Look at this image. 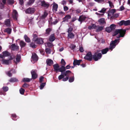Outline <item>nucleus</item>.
<instances>
[{
	"label": "nucleus",
	"mask_w": 130,
	"mask_h": 130,
	"mask_svg": "<svg viewBox=\"0 0 130 130\" xmlns=\"http://www.w3.org/2000/svg\"><path fill=\"white\" fill-rule=\"evenodd\" d=\"M63 74H61L58 77L59 80L62 79V80L65 82L67 81L69 79L71 74L72 73L71 71L70 70L66 71V69H69L71 68V66L69 65L67 66L66 67L62 66Z\"/></svg>",
	"instance_id": "f257e3e1"
},
{
	"label": "nucleus",
	"mask_w": 130,
	"mask_h": 130,
	"mask_svg": "<svg viewBox=\"0 0 130 130\" xmlns=\"http://www.w3.org/2000/svg\"><path fill=\"white\" fill-rule=\"evenodd\" d=\"M126 31V30L123 29H116L113 33L112 35L113 36H115L119 34V35L118 36H116V38H117L119 39L120 37H124Z\"/></svg>",
	"instance_id": "f03ea898"
},
{
	"label": "nucleus",
	"mask_w": 130,
	"mask_h": 130,
	"mask_svg": "<svg viewBox=\"0 0 130 130\" xmlns=\"http://www.w3.org/2000/svg\"><path fill=\"white\" fill-rule=\"evenodd\" d=\"M119 39H115L114 41H112L110 44V46L109 49L110 50H112V49L114 48L116 45L118 44L119 42Z\"/></svg>",
	"instance_id": "7ed1b4c3"
},
{
	"label": "nucleus",
	"mask_w": 130,
	"mask_h": 130,
	"mask_svg": "<svg viewBox=\"0 0 130 130\" xmlns=\"http://www.w3.org/2000/svg\"><path fill=\"white\" fill-rule=\"evenodd\" d=\"M54 71H56L57 72L58 71L60 72H61V74H62L63 72H62V66H61L60 67L59 66L58 63H56L54 64L53 66Z\"/></svg>",
	"instance_id": "20e7f679"
},
{
	"label": "nucleus",
	"mask_w": 130,
	"mask_h": 130,
	"mask_svg": "<svg viewBox=\"0 0 130 130\" xmlns=\"http://www.w3.org/2000/svg\"><path fill=\"white\" fill-rule=\"evenodd\" d=\"M93 55L90 52H88L84 57V59L89 61H91L92 60Z\"/></svg>",
	"instance_id": "39448f33"
},
{
	"label": "nucleus",
	"mask_w": 130,
	"mask_h": 130,
	"mask_svg": "<svg viewBox=\"0 0 130 130\" xmlns=\"http://www.w3.org/2000/svg\"><path fill=\"white\" fill-rule=\"evenodd\" d=\"M102 57V54L101 53H95V54L93 55V58L95 61H97L100 59Z\"/></svg>",
	"instance_id": "423d86ee"
},
{
	"label": "nucleus",
	"mask_w": 130,
	"mask_h": 130,
	"mask_svg": "<svg viewBox=\"0 0 130 130\" xmlns=\"http://www.w3.org/2000/svg\"><path fill=\"white\" fill-rule=\"evenodd\" d=\"M37 70H32L31 71L32 78L33 79H35L38 77V74H37Z\"/></svg>",
	"instance_id": "0eeeda50"
},
{
	"label": "nucleus",
	"mask_w": 130,
	"mask_h": 130,
	"mask_svg": "<svg viewBox=\"0 0 130 130\" xmlns=\"http://www.w3.org/2000/svg\"><path fill=\"white\" fill-rule=\"evenodd\" d=\"M35 8H33L29 7L25 11V12L27 13L32 14L35 12Z\"/></svg>",
	"instance_id": "6e6552de"
},
{
	"label": "nucleus",
	"mask_w": 130,
	"mask_h": 130,
	"mask_svg": "<svg viewBox=\"0 0 130 130\" xmlns=\"http://www.w3.org/2000/svg\"><path fill=\"white\" fill-rule=\"evenodd\" d=\"M41 6L43 7L48 8L50 6V4L48 3H46L45 1H43L41 2Z\"/></svg>",
	"instance_id": "1a4fd4ad"
},
{
	"label": "nucleus",
	"mask_w": 130,
	"mask_h": 130,
	"mask_svg": "<svg viewBox=\"0 0 130 130\" xmlns=\"http://www.w3.org/2000/svg\"><path fill=\"white\" fill-rule=\"evenodd\" d=\"M35 42L38 44H42L43 43V39L41 38H37L35 40Z\"/></svg>",
	"instance_id": "9d476101"
},
{
	"label": "nucleus",
	"mask_w": 130,
	"mask_h": 130,
	"mask_svg": "<svg viewBox=\"0 0 130 130\" xmlns=\"http://www.w3.org/2000/svg\"><path fill=\"white\" fill-rule=\"evenodd\" d=\"M86 18V17L85 15H82L79 17L78 20L80 22V24H81L83 21H85Z\"/></svg>",
	"instance_id": "9b49d317"
},
{
	"label": "nucleus",
	"mask_w": 130,
	"mask_h": 130,
	"mask_svg": "<svg viewBox=\"0 0 130 130\" xmlns=\"http://www.w3.org/2000/svg\"><path fill=\"white\" fill-rule=\"evenodd\" d=\"M18 14V12L16 10H14L13 11L12 14V17L13 19L17 20Z\"/></svg>",
	"instance_id": "f8f14e48"
},
{
	"label": "nucleus",
	"mask_w": 130,
	"mask_h": 130,
	"mask_svg": "<svg viewBox=\"0 0 130 130\" xmlns=\"http://www.w3.org/2000/svg\"><path fill=\"white\" fill-rule=\"evenodd\" d=\"M82 61V60L81 59L79 60L75 59L74 60L73 64L74 66H76L77 65L79 66L80 64Z\"/></svg>",
	"instance_id": "ddd939ff"
},
{
	"label": "nucleus",
	"mask_w": 130,
	"mask_h": 130,
	"mask_svg": "<svg viewBox=\"0 0 130 130\" xmlns=\"http://www.w3.org/2000/svg\"><path fill=\"white\" fill-rule=\"evenodd\" d=\"M71 18V16L69 14L65 16L63 19V22H65L68 21V20Z\"/></svg>",
	"instance_id": "4468645a"
},
{
	"label": "nucleus",
	"mask_w": 130,
	"mask_h": 130,
	"mask_svg": "<svg viewBox=\"0 0 130 130\" xmlns=\"http://www.w3.org/2000/svg\"><path fill=\"white\" fill-rule=\"evenodd\" d=\"M11 50L13 51L18 50L19 49V46L15 45V44H12L11 46Z\"/></svg>",
	"instance_id": "2eb2a0df"
},
{
	"label": "nucleus",
	"mask_w": 130,
	"mask_h": 130,
	"mask_svg": "<svg viewBox=\"0 0 130 130\" xmlns=\"http://www.w3.org/2000/svg\"><path fill=\"white\" fill-rule=\"evenodd\" d=\"M56 39V38L54 34H51L49 37V40L51 42H52L53 41Z\"/></svg>",
	"instance_id": "dca6fc26"
},
{
	"label": "nucleus",
	"mask_w": 130,
	"mask_h": 130,
	"mask_svg": "<svg viewBox=\"0 0 130 130\" xmlns=\"http://www.w3.org/2000/svg\"><path fill=\"white\" fill-rule=\"evenodd\" d=\"M46 63L47 65L49 66H51L53 63V61L51 59H47L46 61Z\"/></svg>",
	"instance_id": "f3484780"
},
{
	"label": "nucleus",
	"mask_w": 130,
	"mask_h": 130,
	"mask_svg": "<svg viewBox=\"0 0 130 130\" xmlns=\"http://www.w3.org/2000/svg\"><path fill=\"white\" fill-rule=\"evenodd\" d=\"M75 35L72 32L69 33L68 34V39H73L74 38Z\"/></svg>",
	"instance_id": "a211bd4d"
},
{
	"label": "nucleus",
	"mask_w": 130,
	"mask_h": 130,
	"mask_svg": "<svg viewBox=\"0 0 130 130\" xmlns=\"http://www.w3.org/2000/svg\"><path fill=\"white\" fill-rule=\"evenodd\" d=\"M5 24L8 27H9L11 26L10 21V19H6L5 21Z\"/></svg>",
	"instance_id": "6ab92c4d"
},
{
	"label": "nucleus",
	"mask_w": 130,
	"mask_h": 130,
	"mask_svg": "<svg viewBox=\"0 0 130 130\" xmlns=\"http://www.w3.org/2000/svg\"><path fill=\"white\" fill-rule=\"evenodd\" d=\"M3 63L6 65H8L11 63V62L8 59H3L2 60Z\"/></svg>",
	"instance_id": "aec40b11"
},
{
	"label": "nucleus",
	"mask_w": 130,
	"mask_h": 130,
	"mask_svg": "<svg viewBox=\"0 0 130 130\" xmlns=\"http://www.w3.org/2000/svg\"><path fill=\"white\" fill-rule=\"evenodd\" d=\"M12 29L11 28H8L5 29L4 31L5 32H6L8 34H11Z\"/></svg>",
	"instance_id": "412c9836"
},
{
	"label": "nucleus",
	"mask_w": 130,
	"mask_h": 130,
	"mask_svg": "<svg viewBox=\"0 0 130 130\" xmlns=\"http://www.w3.org/2000/svg\"><path fill=\"white\" fill-rule=\"evenodd\" d=\"M31 58L34 60L37 61L38 59L37 56L35 53H34L32 54Z\"/></svg>",
	"instance_id": "4be33fe9"
},
{
	"label": "nucleus",
	"mask_w": 130,
	"mask_h": 130,
	"mask_svg": "<svg viewBox=\"0 0 130 130\" xmlns=\"http://www.w3.org/2000/svg\"><path fill=\"white\" fill-rule=\"evenodd\" d=\"M98 22L100 23V24L101 25H102L104 24H106L105 19L104 18H102L99 19L98 20Z\"/></svg>",
	"instance_id": "5701e85b"
},
{
	"label": "nucleus",
	"mask_w": 130,
	"mask_h": 130,
	"mask_svg": "<svg viewBox=\"0 0 130 130\" xmlns=\"http://www.w3.org/2000/svg\"><path fill=\"white\" fill-rule=\"evenodd\" d=\"M109 48L108 47L106 48H105L101 50V52L103 54H106L108 51Z\"/></svg>",
	"instance_id": "b1692460"
},
{
	"label": "nucleus",
	"mask_w": 130,
	"mask_h": 130,
	"mask_svg": "<svg viewBox=\"0 0 130 130\" xmlns=\"http://www.w3.org/2000/svg\"><path fill=\"white\" fill-rule=\"evenodd\" d=\"M97 28L96 29V31L99 32L102 31L104 28L103 26H96Z\"/></svg>",
	"instance_id": "393cba45"
},
{
	"label": "nucleus",
	"mask_w": 130,
	"mask_h": 130,
	"mask_svg": "<svg viewBox=\"0 0 130 130\" xmlns=\"http://www.w3.org/2000/svg\"><path fill=\"white\" fill-rule=\"evenodd\" d=\"M96 26L95 24H92L90 26H89L88 28L90 30H91L93 29H96Z\"/></svg>",
	"instance_id": "a878e982"
},
{
	"label": "nucleus",
	"mask_w": 130,
	"mask_h": 130,
	"mask_svg": "<svg viewBox=\"0 0 130 130\" xmlns=\"http://www.w3.org/2000/svg\"><path fill=\"white\" fill-rule=\"evenodd\" d=\"M52 30V29L50 28H48L47 29L45 30V34L48 35L50 34V33Z\"/></svg>",
	"instance_id": "bb28decb"
},
{
	"label": "nucleus",
	"mask_w": 130,
	"mask_h": 130,
	"mask_svg": "<svg viewBox=\"0 0 130 130\" xmlns=\"http://www.w3.org/2000/svg\"><path fill=\"white\" fill-rule=\"evenodd\" d=\"M19 44L21 48L24 47L26 44V43L23 40L20 41Z\"/></svg>",
	"instance_id": "cd10ccee"
},
{
	"label": "nucleus",
	"mask_w": 130,
	"mask_h": 130,
	"mask_svg": "<svg viewBox=\"0 0 130 130\" xmlns=\"http://www.w3.org/2000/svg\"><path fill=\"white\" fill-rule=\"evenodd\" d=\"M48 14V13L46 11H44L43 14L41 17V19H45L47 17Z\"/></svg>",
	"instance_id": "c85d7f7f"
},
{
	"label": "nucleus",
	"mask_w": 130,
	"mask_h": 130,
	"mask_svg": "<svg viewBox=\"0 0 130 130\" xmlns=\"http://www.w3.org/2000/svg\"><path fill=\"white\" fill-rule=\"evenodd\" d=\"M9 81L10 82H18V80L16 78H11Z\"/></svg>",
	"instance_id": "c756f323"
},
{
	"label": "nucleus",
	"mask_w": 130,
	"mask_h": 130,
	"mask_svg": "<svg viewBox=\"0 0 130 130\" xmlns=\"http://www.w3.org/2000/svg\"><path fill=\"white\" fill-rule=\"evenodd\" d=\"M2 54H4L5 57L9 56L10 55V53L7 51L3 52H2Z\"/></svg>",
	"instance_id": "7c9ffc66"
},
{
	"label": "nucleus",
	"mask_w": 130,
	"mask_h": 130,
	"mask_svg": "<svg viewBox=\"0 0 130 130\" xmlns=\"http://www.w3.org/2000/svg\"><path fill=\"white\" fill-rule=\"evenodd\" d=\"M21 56L20 54H17L16 56V60L17 62H19L21 60Z\"/></svg>",
	"instance_id": "2f4dec72"
},
{
	"label": "nucleus",
	"mask_w": 130,
	"mask_h": 130,
	"mask_svg": "<svg viewBox=\"0 0 130 130\" xmlns=\"http://www.w3.org/2000/svg\"><path fill=\"white\" fill-rule=\"evenodd\" d=\"M58 8V5L57 4H55L53 5V10L55 11H57V9Z\"/></svg>",
	"instance_id": "473e14b6"
},
{
	"label": "nucleus",
	"mask_w": 130,
	"mask_h": 130,
	"mask_svg": "<svg viewBox=\"0 0 130 130\" xmlns=\"http://www.w3.org/2000/svg\"><path fill=\"white\" fill-rule=\"evenodd\" d=\"M24 38L26 42H30V38L26 35H24Z\"/></svg>",
	"instance_id": "72a5a7b5"
},
{
	"label": "nucleus",
	"mask_w": 130,
	"mask_h": 130,
	"mask_svg": "<svg viewBox=\"0 0 130 130\" xmlns=\"http://www.w3.org/2000/svg\"><path fill=\"white\" fill-rule=\"evenodd\" d=\"M31 79H29L27 78H25L23 79V81L25 82H29L30 81Z\"/></svg>",
	"instance_id": "f704fd0d"
},
{
	"label": "nucleus",
	"mask_w": 130,
	"mask_h": 130,
	"mask_svg": "<svg viewBox=\"0 0 130 130\" xmlns=\"http://www.w3.org/2000/svg\"><path fill=\"white\" fill-rule=\"evenodd\" d=\"M124 25L127 26L130 25V20H128L127 21H124Z\"/></svg>",
	"instance_id": "c9c22d12"
},
{
	"label": "nucleus",
	"mask_w": 130,
	"mask_h": 130,
	"mask_svg": "<svg viewBox=\"0 0 130 130\" xmlns=\"http://www.w3.org/2000/svg\"><path fill=\"white\" fill-rule=\"evenodd\" d=\"M69 81L70 83H72L73 82L74 79V76H71L69 78Z\"/></svg>",
	"instance_id": "e433bc0d"
},
{
	"label": "nucleus",
	"mask_w": 130,
	"mask_h": 130,
	"mask_svg": "<svg viewBox=\"0 0 130 130\" xmlns=\"http://www.w3.org/2000/svg\"><path fill=\"white\" fill-rule=\"evenodd\" d=\"M61 63L62 64V66H61L64 67L66 64V62L64 61V59H62L61 60Z\"/></svg>",
	"instance_id": "4c0bfd02"
},
{
	"label": "nucleus",
	"mask_w": 130,
	"mask_h": 130,
	"mask_svg": "<svg viewBox=\"0 0 130 130\" xmlns=\"http://www.w3.org/2000/svg\"><path fill=\"white\" fill-rule=\"evenodd\" d=\"M81 11V10L80 8H78L76 9H75L74 11V13L77 14H78L80 13Z\"/></svg>",
	"instance_id": "58836bf2"
},
{
	"label": "nucleus",
	"mask_w": 130,
	"mask_h": 130,
	"mask_svg": "<svg viewBox=\"0 0 130 130\" xmlns=\"http://www.w3.org/2000/svg\"><path fill=\"white\" fill-rule=\"evenodd\" d=\"M7 2L9 5H12L14 4V1L13 0H7Z\"/></svg>",
	"instance_id": "ea45409f"
},
{
	"label": "nucleus",
	"mask_w": 130,
	"mask_h": 130,
	"mask_svg": "<svg viewBox=\"0 0 130 130\" xmlns=\"http://www.w3.org/2000/svg\"><path fill=\"white\" fill-rule=\"evenodd\" d=\"M124 20H122L118 23V24L120 26L124 25Z\"/></svg>",
	"instance_id": "a19ab883"
},
{
	"label": "nucleus",
	"mask_w": 130,
	"mask_h": 130,
	"mask_svg": "<svg viewBox=\"0 0 130 130\" xmlns=\"http://www.w3.org/2000/svg\"><path fill=\"white\" fill-rule=\"evenodd\" d=\"M20 92V93L22 95L24 94V92L25 91V90L22 88H21L19 90Z\"/></svg>",
	"instance_id": "79ce46f5"
},
{
	"label": "nucleus",
	"mask_w": 130,
	"mask_h": 130,
	"mask_svg": "<svg viewBox=\"0 0 130 130\" xmlns=\"http://www.w3.org/2000/svg\"><path fill=\"white\" fill-rule=\"evenodd\" d=\"M30 46L33 48H35L36 47V46L34 43L31 42L30 44Z\"/></svg>",
	"instance_id": "37998d69"
},
{
	"label": "nucleus",
	"mask_w": 130,
	"mask_h": 130,
	"mask_svg": "<svg viewBox=\"0 0 130 130\" xmlns=\"http://www.w3.org/2000/svg\"><path fill=\"white\" fill-rule=\"evenodd\" d=\"M111 29V30L115 29L116 28V25L114 24L111 25L109 27Z\"/></svg>",
	"instance_id": "c03bdc74"
},
{
	"label": "nucleus",
	"mask_w": 130,
	"mask_h": 130,
	"mask_svg": "<svg viewBox=\"0 0 130 130\" xmlns=\"http://www.w3.org/2000/svg\"><path fill=\"white\" fill-rule=\"evenodd\" d=\"M105 30L108 33L111 32L112 31L109 27H107L106 28Z\"/></svg>",
	"instance_id": "a18cd8bd"
},
{
	"label": "nucleus",
	"mask_w": 130,
	"mask_h": 130,
	"mask_svg": "<svg viewBox=\"0 0 130 130\" xmlns=\"http://www.w3.org/2000/svg\"><path fill=\"white\" fill-rule=\"evenodd\" d=\"M109 4V6L111 8H113L114 7V5H113L112 3L110 1H108V2Z\"/></svg>",
	"instance_id": "49530a36"
},
{
	"label": "nucleus",
	"mask_w": 130,
	"mask_h": 130,
	"mask_svg": "<svg viewBox=\"0 0 130 130\" xmlns=\"http://www.w3.org/2000/svg\"><path fill=\"white\" fill-rule=\"evenodd\" d=\"M45 51L46 53L48 54H50L51 52V49L48 48H46L45 49Z\"/></svg>",
	"instance_id": "de8ad7c7"
},
{
	"label": "nucleus",
	"mask_w": 130,
	"mask_h": 130,
	"mask_svg": "<svg viewBox=\"0 0 130 130\" xmlns=\"http://www.w3.org/2000/svg\"><path fill=\"white\" fill-rule=\"evenodd\" d=\"M3 89V91L5 92H6L8 91L9 88L7 86H4L2 88Z\"/></svg>",
	"instance_id": "09e8293b"
},
{
	"label": "nucleus",
	"mask_w": 130,
	"mask_h": 130,
	"mask_svg": "<svg viewBox=\"0 0 130 130\" xmlns=\"http://www.w3.org/2000/svg\"><path fill=\"white\" fill-rule=\"evenodd\" d=\"M29 86V85L25 83L23 84L22 87L24 88H28Z\"/></svg>",
	"instance_id": "8fccbe9b"
},
{
	"label": "nucleus",
	"mask_w": 130,
	"mask_h": 130,
	"mask_svg": "<svg viewBox=\"0 0 130 130\" xmlns=\"http://www.w3.org/2000/svg\"><path fill=\"white\" fill-rule=\"evenodd\" d=\"M46 83H42L40 85V89H42L44 86H45Z\"/></svg>",
	"instance_id": "3c124183"
},
{
	"label": "nucleus",
	"mask_w": 130,
	"mask_h": 130,
	"mask_svg": "<svg viewBox=\"0 0 130 130\" xmlns=\"http://www.w3.org/2000/svg\"><path fill=\"white\" fill-rule=\"evenodd\" d=\"M35 0H29L27 3V4L28 5H31L34 2Z\"/></svg>",
	"instance_id": "603ef678"
},
{
	"label": "nucleus",
	"mask_w": 130,
	"mask_h": 130,
	"mask_svg": "<svg viewBox=\"0 0 130 130\" xmlns=\"http://www.w3.org/2000/svg\"><path fill=\"white\" fill-rule=\"evenodd\" d=\"M73 28L70 26L68 29L67 32L68 33L72 32V31L73 30Z\"/></svg>",
	"instance_id": "864d4df0"
},
{
	"label": "nucleus",
	"mask_w": 130,
	"mask_h": 130,
	"mask_svg": "<svg viewBox=\"0 0 130 130\" xmlns=\"http://www.w3.org/2000/svg\"><path fill=\"white\" fill-rule=\"evenodd\" d=\"M47 46L49 47H52L53 45L52 43L50 42H48L47 43Z\"/></svg>",
	"instance_id": "5fc2aeb1"
},
{
	"label": "nucleus",
	"mask_w": 130,
	"mask_h": 130,
	"mask_svg": "<svg viewBox=\"0 0 130 130\" xmlns=\"http://www.w3.org/2000/svg\"><path fill=\"white\" fill-rule=\"evenodd\" d=\"M94 1L99 3H102L104 2V0H94Z\"/></svg>",
	"instance_id": "6e6d98bb"
},
{
	"label": "nucleus",
	"mask_w": 130,
	"mask_h": 130,
	"mask_svg": "<svg viewBox=\"0 0 130 130\" xmlns=\"http://www.w3.org/2000/svg\"><path fill=\"white\" fill-rule=\"evenodd\" d=\"M106 10V9H105L104 8H102L101 11H99V12L100 13H104Z\"/></svg>",
	"instance_id": "4d7b16f0"
},
{
	"label": "nucleus",
	"mask_w": 130,
	"mask_h": 130,
	"mask_svg": "<svg viewBox=\"0 0 130 130\" xmlns=\"http://www.w3.org/2000/svg\"><path fill=\"white\" fill-rule=\"evenodd\" d=\"M116 11V10L115 9H111L109 11V12L111 14H113Z\"/></svg>",
	"instance_id": "13d9d810"
},
{
	"label": "nucleus",
	"mask_w": 130,
	"mask_h": 130,
	"mask_svg": "<svg viewBox=\"0 0 130 130\" xmlns=\"http://www.w3.org/2000/svg\"><path fill=\"white\" fill-rule=\"evenodd\" d=\"M11 116L13 118H12V119L14 120H15L14 118L17 117V116L15 114H13L11 115Z\"/></svg>",
	"instance_id": "bf43d9fd"
},
{
	"label": "nucleus",
	"mask_w": 130,
	"mask_h": 130,
	"mask_svg": "<svg viewBox=\"0 0 130 130\" xmlns=\"http://www.w3.org/2000/svg\"><path fill=\"white\" fill-rule=\"evenodd\" d=\"M11 72V71H8L7 73V74L9 77H11L12 76V74Z\"/></svg>",
	"instance_id": "052dcab7"
},
{
	"label": "nucleus",
	"mask_w": 130,
	"mask_h": 130,
	"mask_svg": "<svg viewBox=\"0 0 130 130\" xmlns=\"http://www.w3.org/2000/svg\"><path fill=\"white\" fill-rule=\"evenodd\" d=\"M44 77L42 76H41L39 79V82L41 83L43 81V79Z\"/></svg>",
	"instance_id": "680f3d73"
},
{
	"label": "nucleus",
	"mask_w": 130,
	"mask_h": 130,
	"mask_svg": "<svg viewBox=\"0 0 130 130\" xmlns=\"http://www.w3.org/2000/svg\"><path fill=\"white\" fill-rule=\"evenodd\" d=\"M79 50L81 52H83L84 51L83 48L82 46H81L79 47Z\"/></svg>",
	"instance_id": "e2e57ef3"
},
{
	"label": "nucleus",
	"mask_w": 130,
	"mask_h": 130,
	"mask_svg": "<svg viewBox=\"0 0 130 130\" xmlns=\"http://www.w3.org/2000/svg\"><path fill=\"white\" fill-rule=\"evenodd\" d=\"M119 16V15L118 13H116L115 14H113V16L111 17H113L117 18Z\"/></svg>",
	"instance_id": "0e129e2a"
},
{
	"label": "nucleus",
	"mask_w": 130,
	"mask_h": 130,
	"mask_svg": "<svg viewBox=\"0 0 130 130\" xmlns=\"http://www.w3.org/2000/svg\"><path fill=\"white\" fill-rule=\"evenodd\" d=\"M64 10V11H67L69 9L68 7L66 6H64L63 7Z\"/></svg>",
	"instance_id": "69168bd1"
},
{
	"label": "nucleus",
	"mask_w": 130,
	"mask_h": 130,
	"mask_svg": "<svg viewBox=\"0 0 130 130\" xmlns=\"http://www.w3.org/2000/svg\"><path fill=\"white\" fill-rule=\"evenodd\" d=\"M19 4L21 5H22L24 3L23 0H19Z\"/></svg>",
	"instance_id": "338daca9"
},
{
	"label": "nucleus",
	"mask_w": 130,
	"mask_h": 130,
	"mask_svg": "<svg viewBox=\"0 0 130 130\" xmlns=\"http://www.w3.org/2000/svg\"><path fill=\"white\" fill-rule=\"evenodd\" d=\"M76 20H77V19H76V17H73L72 19L71 22H73L74 21H75Z\"/></svg>",
	"instance_id": "774afa93"
}]
</instances>
